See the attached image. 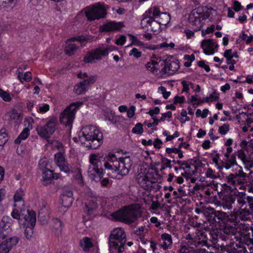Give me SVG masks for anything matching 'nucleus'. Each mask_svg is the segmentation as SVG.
Wrapping results in <instances>:
<instances>
[{"label": "nucleus", "mask_w": 253, "mask_h": 253, "mask_svg": "<svg viewBox=\"0 0 253 253\" xmlns=\"http://www.w3.org/2000/svg\"><path fill=\"white\" fill-rule=\"evenodd\" d=\"M108 8V5L98 2L85 7L84 10L87 20L93 21L105 18Z\"/></svg>", "instance_id": "nucleus-7"}, {"label": "nucleus", "mask_w": 253, "mask_h": 253, "mask_svg": "<svg viewBox=\"0 0 253 253\" xmlns=\"http://www.w3.org/2000/svg\"><path fill=\"white\" fill-rule=\"evenodd\" d=\"M29 135V129L25 128L19 134L18 137L15 140V144H20L22 140H25Z\"/></svg>", "instance_id": "nucleus-36"}, {"label": "nucleus", "mask_w": 253, "mask_h": 253, "mask_svg": "<svg viewBox=\"0 0 253 253\" xmlns=\"http://www.w3.org/2000/svg\"><path fill=\"white\" fill-rule=\"evenodd\" d=\"M16 0H0V9L12 7Z\"/></svg>", "instance_id": "nucleus-39"}, {"label": "nucleus", "mask_w": 253, "mask_h": 253, "mask_svg": "<svg viewBox=\"0 0 253 253\" xmlns=\"http://www.w3.org/2000/svg\"><path fill=\"white\" fill-rule=\"evenodd\" d=\"M22 191L20 189L19 190H17L16 193L14 194L13 199L15 202H17L21 201L22 199Z\"/></svg>", "instance_id": "nucleus-57"}, {"label": "nucleus", "mask_w": 253, "mask_h": 253, "mask_svg": "<svg viewBox=\"0 0 253 253\" xmlns=\"http://www.w3.org/2000/svg\"><path fill=\"white\" fill-rule=\"evenodd\" d=\"M79 136L83 137L89 142L86 146L89 149H95L103 143V134L96 126L90 125L83 127L79 132Z\"/></svg>", "instance_id": "nucleus-3"}, {"label": "nucleus", "mask_w": 253, "mask_h": 253, "mask_svg": "<svg viewBox=\"0 0 253 253\" xmlns=\"http://www.w3.org/2000/svg\"><path fill=\"white\" fill-rule=\"evenodd\" d=\"M156 64H158V63L155 61H152L151 62H148L146 65V68L149 70L151 71L152 73H154L155 71L156 70L155 65Z\"/></svg>", "instance_id": "nucleus-54"}, {"label": "nucleus", "mask_w": 253, "mask_h": 253, "mask_svg": "<svg viewBox=\"0 0 253 253\" xmlns=\"http://www.w3.org/2000/svg\"><path fill=\"white\" fill-rule=\"evenodd\" d=\"M110 48H104L98 47L95 49L88 51L84 59V62L86 63H92L95 62V60H100L102 59V56H106L108 54Z\"/></svg>", "instance_id": "nucleus-13"}, {"label": "nucleus", "mask_w": 253, "mask_h": 253, "mask_svg": "<svg viewBox=\"0 0 253 253\" xmlns=\"http://www.w3.org/2000/svg\"><path fill=\"white\" fill-rule=\"evenodd\" d=\"M129 56H133L135 58H139L142 55V52L138 51L136 48H133L129 53Z\"/></svg>", "instance_id": "nucleus-56"}, {"label": "nucleus", "mask_w": 253, "mask_h": 253, "mask_svg": "<svg viewBox=\"0 0 253 253\" xmlns=\"http://www.w3.org/2000/svg\"><path fill=\"white\" fill-rule=\"evenodd\" d=\"M5 117L7 118L8 120L15 122H18L22 120L21 116L15 109L8 112Z\"/></svg>", "instance_id": "nucleus-32"}, {"label": "nucleus", "mask_w": 253, "mask_h": 253, "mask_svg": "<svg viewBox=\"0 0 253 253\" xmlns=\"http://www.w3.org/2000/svg\"><path fill=\"white\" fill-rule=\"evenodd\" d=\"M250 196H246L245 192H238L236 194V201L237 207L239 209L246 207L248 204V198Z\"/></svg>", "instance_id": "nucleus-27"}, {"label": "nucleus", "mask_w": 253, "mask_h": 253, "mask_svg": "<svg viewBox=\"0 0 253 253\" xmlns=\"http://www.w3.org/2000/svg\"><path fill=\"white\" fill-rule=\"evenodd\" d=\"M206 175L207 177L211 178H215L216 177L215 174L213 173V170L211 168H208L207 169Z\"/></svg>", "instance_id": "nucleus-63"}, {"label": "nucleus", "mask_w": 253, "mask_h": 253, "mask_svg": "<svg viewBox=\"0 0 253 253\" xmlns=\"http://www.w3.org/2000/svg\"><path fill=\"white\" fill-rule=\"evenodd\" d=\"M179 253H198L193 247L183 246L180 250Z\"/></svg>", "instance_id": "nucleus-46"}, {"label": "nucleus", "mask_w": 253, "mask_h": 253, "mask_svg": "<svg viewBox=\"0 0 253 253\" xmlns=\"http://www.w3.org/2000/svg\"><path fill=\"white\" fill-rule=\"evenodd\" d=\"M238 218L240 221H246L249 219V215L253 214L249 209L245 207L242 209H239L237 211Z\"/></svg>", "instance_id": "nucleus-31"}, {"label": "nucleus", "mask_w": 253, "mask_h": 253, "mask_svg": "<svg viewBox=\"0 0 253 253\" xmlns=\"http://www.w3.org/2000/svg\"><path fill=\"white\" fill-rule=\"evenodd\" d=\"M229 130V125L228 124H224L219 126L218 132L221 135H225Z\"/></svg>", "instance_id": "nucleus-50"}, {"label": "nucleus", "mask_w": 253, "mask_h": 253, "mask_svg": "<svg viewBox=\"0 0 253 253\" xmlns=\"http://www.w3.org/2000/svg\"><path fill=\"white\" fill-rule=\"evenodd\" d=\"M0 97L5 101H10L11 100V98L8 93L3 91L1 88H0Z\"/></svg>", "instance_id": "nucleus-51"}, {"label": "nucleus", "mask_w": 253, "mask_h": 253, "mask_svg": "<svg viewBox=\"0 0 253 253\" xmlns=\"http://www.w3.org/2000/svg\"><path fill=\"white\" fill-rule=\"evenodd\" d=\"M78 77L83 80L82 82L88 88L89 86L95 82L97 76L96 75H89L86 73L80 72L78 74Z\"/></svg>", "instance_id": "nucleus-22"}, {"label": "nucleus", "mask_w": 253, "mask_h": 253, "mask_svg": "<svg viewBox=\"0 0 253 253\" xmlns=\"http://www.w3.org/2000/svg\"><path fill=\"white\" fill-rule=\"evenodd\" d=\"M111 216L117 220L131 223L141 216L140 207L137 204L129 205L112 213Z\"/></svg>", "instance_id": "nucleus-4"}, {"label": "nucleus", "mask_w": 253, "mask_h": 253, "mask_svg": "<svg viewBox=\"0 0 253 253\" xmlns=\"http://www.w3.org/2000/svg\"><path fill=\"white\" fill-rule=\"evenodd\" d=\"M82 102H77L71 103L60 114L59 120L61 123L66 126L72 125L75 119V114Z\"/></svg>", "instance_id": "nucleus-9"}, {"label": "nucleus", "mask_w": 253, "mask_h": 253, "mask_svg": "<svg viewBox=\"0 0 253 253\" xmlns=\"http://www.w3.org/2000/svg\"><path fill=\"white\" fill-rule=\"evenodd\" d=\"M202 8L198 7L193 9L189 16V21L192 24L195 31L201 29L203 26L202 21L204 19Z\"/></svg>", "instance_id": "nucleus-12"}, {"label": "nucleus", "mask_w": 253, "mask_h": 253, "mask_svg": "<svg viewBox=\"0 0 253 253\" xmlns=\"http://www.w3.org/2000/svg\"><path fill=\"white\" fill-rule=\"evenodd\" d=\"M8 141V135L5 132L0 131V146H3Z\"/></svg>", "instance_id": "nucleus-52"}, {"label": "nucleus", "mask_w": 253, "mask_h": 253, "mask_svg": "<svg viewBox=\"0 0 253 253\" xmlns=\"http://www.w3.org/2000/svg\"><path fill=\"white\" fill-rule=\"evenodd\" d=\"M234 153H235L236 156H237L238 157L240 158L244 164H246V162L248 161L243 150H238L237 152H236Z\"/></svg>", "instance_id": "nucleus-49"}, {"label": "nucleus", "mask_w": 253, "mask_h": 253, "mask_svg": "<svg viewBox=\"0 0 253 253\" xmlns=\"http://www.w3.org/2000/svg\"><path fill=\"white\" fill-rule=\"evenodd\" d=\"M149 175L143 173L138 174L136 177V181L141 187L148 189L150 187V183L149 181Z\"/></svg>", "instance_id": "nucleus-25"}, {"label": "nucleus", "mask_w": 253, "mask_h": 253, "mask_svg": "<svg viewBox=\"0 0 253 253\" xmlns=\"http://www.w3.org/2000/svg\"><path fill=\"white\" fill-rule=\"evenodd\" d=\"M237 233L238 242H230L229 245H226L225 249L228 253H244L245 248L243 244L248 246L253 245V238H250L252 227L248 225L241 224Z\"/></svg>", "instance_id": "nucleus-1"}, {"label": "nucleus", "mask_w": 253, "mask_h": 253, "mask_svg": "<svg viewBox=\"0 0 253 253\" xmlns=\"http://www.w3.org/2000/svg\"><path fill=\"white\" fill-rule=\"evenodd\" d=\"M97 208V203L93 200L90 201L88 204H85V210L88 214L92 213L93 211L95 210Z\"/></svg>", "instance_id": "nucleus-38"}, {"label": "nucleus", "mask_w": 253, "mask_h": 253, "mask_svg": "<svg viewBox=\"0 0 253 253\" xmlns=\"http://www.w3.org/2000/svg\"><path fill=\"white\" fill-rule=\"evenodd\" d=\"M203 214L206 218L211 226L216 227L227 220V213L220 211H216L213 208L208 207L203 211Z\"/></svg>", "instance_id": "nucleus-6"}, {"label": "nucleus", "mask_w": 253, "mask_h": 253, "mask_svg": "<svg viewBox=\"0 0 253 253\" xmlns=\"http://www.w3.org/2000/svg\"><path fill=\"white\" fill-rule=\"evenodd\" d=\"M57 124V119L52 117L44 126L37 127L36 130L40 137L48 139L55 132Z\"/></svg>", "instance_id": "nucleus-10"}, {"label": "nucleus", "mask_w": 253, "mask_h": 253, "mask_svg": "<svg viewBox=\"0 0 253 253\" xmlns=\"http://www.w3.org/2000/svg\"><path fill=\"white\" fill-rule=\"evenodd\" d=\"M132 165V162L129 157L117 159L115 154L108 155L106 161L104 162L105 170H108L112 172H117L119 176L126 175Z\"/></svg>", "instance_id": "nucleus-2"}, {"label": "nucleus", "mask_w": 253, "mask_h": 253, "mask_svg": "<svg viewBox=\"0 0 253 253\" xmlns=\"http://www.w3.org/2000/svg\"><path fill=\"white\" fill-rule=\"evenodd\" d=\"M143 18L141 21V25L143 28L150 27V31L156 34L161 31V25L158 20H155L153 16H148L147 12H145Z\"/></svg>", "instance_id": "nucleus-14"}, {"label": "nucleus", "mask_w": 253, "mask_h": 253, "mask_svg": "<svg viewBox=\"0 0 253 253\" xmlns=\"http://www.w3.org/2000/svg\"><path fill=\"white\" fill-rule=\"evenodd\" d=\"M162 25H166L168 24L170 20V17L169 14H168L167 13L162 12L158 18H157Z\"/></svg>", "instance_id": "nucleus-35"}, {"label": "nucleus", "mask_w": 253, "mask_h": 253, "mask_svg": "<svg viewBox=\"0 0 253 253\" xmlns=\"http://www.w3.org/2000/svg\"><path fill=\"white\" fill-rule=\"evenodd\" d=\"M246 186L247 187L249 193H253V171H251L248 174Z\"/></svg>", "instance_id": "nucleus-40"}, {"label": "nucleus", "mask_w": 253, "mask_h": 253, "mask_svg": "<svg viewBox=\"0 0 253 253\" xmlns=\"http://www.w3.org/2000/svg\"><path fill=\"white\" fill-rule=\"evenodd\" d=\"M195 170H192L191 171L187 172L185 171L184 173L181 174L182 176L185 177L187 179L189 178L192 175H194L197 171V167L194 165Z\"/></svg>", "instance_id": "nucleus-59"}, {"label": "nucleus", "mask_w": 253, "mask_h": 253, "mask_svg": "<svg viewBox=\"0 0 253 253\" xmlns=\"http://www.w3.org/2000/svg\"><path fill=\"white\" fill-rule=\"evenodd\" d=\"M248 204L249 207V210L253 213V197L250 196L248 198Z\"/></svg>", "instance_id": "nucleus-64"}, {"label": "nucleus", "mask_w": 253, "mask_h": 253, "mask_svg": "<svg viewBox=\"0 0 253 253\" xmlns=\"http://www.w3.org/2000/svg\"><path fill=\"white\" fill-rule=\"evenodd\" d=\"M198 65L201 68H204V69L207 72H209L210 71V67L208 65H206L205 63V62L203 60L198 62Z\"/></svg>", "instance_id": "nucleus-62"}, {"label": "nucleus", "mask_w": 253, "mask_h": 253, "mask_svg": "<svg viewBox=\"0 0 253 253\" xmlns=\"http://www.w3.org/2000/svg\"><path fill=\"white\" fill-rule=\"evenodd\" d=\"M201 46L205 54L212 55L214 54V49L218 46V45L215 44L212 39H209L204 40L202 42Z\"/></svg>", "instance_id": "nucleus-21"}, {"label": "nucleus", "mask_w": 253, "mask_h": 253, "mask_svg": "<svg viewBox=\"0 0 253 253\" xmlns=\"http://www.w3.org/2000/svg\"><path fill=\"white\" fill-rule=\"evenodd\" d=\"M73 195V194L72 191H66L62 194L61 197L62 203L61 204L62 207L68 208L71 206L74 200Z\"/></svg>", "instance_id": "nucleus-23"}, {"label": "nucleus", "mask_w": 253, "mask_h": 253, "mask_svg": "<svg viewBox=\"0 0 253 253\" xmlns=\"http://www.w3.org/2000/svg\"><path fill=\"white\" fill-rule=\"evenodd\" d=\"M132 132L137 134H141L143 132V125L139 123L135 125V126L132 129Z\"/></svg>", "instance_id": "nucleus-45"}, {"label": "nucleus", "mask_w": 253, "mask_h": 253, "mask_svg": "<svg viewBox=\"0 0 253 253\" xmlns=\"http://www.w3.org/2000/svg\"><path fill=\"white\" fill-rule=\"evenodd\" d=\"M87 89L86 86L81 82L74 86V92L77 94L80 95L84 93Z\"/></svg>", "instance_id": "nucleus-34"}, {"label": "nucleus", "mask_w": 253, "mask_h": 253, "mask_svg": "<svg viewBox=\"0 0 253 253\" xmlns=\"http://www.w3.org/2000/svg\"><path fill=\"white\" fill-rule=\"evenodd\" d=\"M49 110V106L47 104H44L42 106H40L38 110L40 113H44Z\"/></svg>", "instance_id": "nucleus-61"}, {"label": "nucleus", "mask_w": 253, "mask_h": 253, "mask_svg": "<svg viewBox=\"0 0 253 253\" xmlns=\"http://www.w3.org/2000/svg\"><path fill=\"white\" fill-rule=\"evenodd\" d=\"M86 40V38L84 36H79L69 39L66 42V45L64 49L65 54L69 56L73 55L78 49V46L74 43H71L70 42L75 41L83 42Z\"/></svg>", "instance_id": "nucleus-16"}, {"label": "nucleus", "mask_w": 253, "mask_h": 253, "mask_svg": "<svg viewBox=\"0 0 253 253\" xmlns=\"http://www.w3.org/2000/svg\"><path fill=\"white\" fill-rule=\"evenodd\" d=\"M38 218L42 224H45L48 222L50 216L48 209L45 206L39 211Z\"/></svg>", "instance_id": "nucleus-29"}, {"label": "nucleus", "mask_w": 253, "mask_h": 253, "mask_svg": "<svg viewBox=\"0 0 253 253\" xmlns=\"http://www.w3.org/2000/svg\"><path fill=\"white\" fill-rule=\"evenodd\" d=\"M123 26L124 25L122 22L111 21L104 24L102 27V30L106 32L118 31L120 30Z\"/></svg>", "instance_id": "nucleus-26"}, {"label": "nucleus", "mask_w": 253, "mask_h": 253, "mask_svg": "<svg viewBox=\"0 0 253 253\" xmlns=\"http://www.w3.org/2000/svg\"><path fill=\"white\" fill-rule=\"evenodd\" d=\"M18 241L19 239L17 237H13L6 240L4 242L11 248L12 246H15L18 243Z\"/></svg>", "instance_id": "nucleus-48"}, {"label": "nucleus", "mask_w": 253, "mask_h": 253, "mask_svg": "<svg viewBox=\"0 0 253 253\" xmlns=\"http://www.w3.org/2000/svg\"><path fill=\"white\" fill-rule=\"evenodd\" d=\"M10 249L4 241L0 244V253H8Z\"/></svg>", "instance_id": "nucleus-53"}, {"label": "nucleus", "mask_w": 253, "mask_h": 253, "mask_svg": "<svg viewBox=\"0 0 253 253\" xmlns=\"http://www.w3.org/2000/svg\"><path fill=\"white\" fill-rule=\"evenodd\" d=\"M236 194L232 195L231 194H227L225 195H221L220 198L222 199L224 203H225L226 207L230 209L232 208V204H234L236 201Z\"/></svg>", "instance_id": "nucleus-28"}, {"label": "nucleus", "mask_w": 253, "mask_h": 253, "mask_svg": "<svg viewBox=\"0 0 253 253\" xmlns=\"http://www.w3.org/2000/svg\"><path fill=\"white\" fill-rule=\"evenodd\" d=\"M12 220L9 216H4L0 222V238L4 239L6 235L11 230L10 226Z\"/></svg>", "instance_id": "nucleus-18"}, {"label": "nucleus", "mask_w": 253, "mask_h": 253, "mask_svg": "<svg viewBox=\"0 0 253 253\" xmlns=\"http://www.w3.org/2000/svg\"><path fill=\"white\" fill-rule=\"evenodd\" d=\"M128 36L130 37V40L132 41L131 43L128 46H130L131 45H140L142 44V42L133 35L128 34Z\"/></svg>", "instance_id": "nucleus-55"}, {"label": "nucleus", "mask_w": 253, "mask_h": 253, "mask_svg": "<svg viewBox=\"0 0 253 253\" xmlns=\"http://www.w3.org/2000/svg\"><path fill=\"white\" fill-rule=\"evenodd\" d=\"M198 233V236L200 237L199 244L203 243L206 246H209L210 245L209 242L212 244L217 243L218 236L214 230L208 232H199Z\"/></svg>", "instance_id": "nucleus-15"}, {"label": "nucleus", "mask_w": 253, "mask_h": 253, "mask_svg": "<svg viewBox=\"0 0 253 253\" xmlns=\"http://www.w3.org/2000/svg\"><path fill=\"white\" fill-rule=\"evenodd\" d=\"M145 12H147L148 16H150V14H152L153 16V17H154V19L158 18V17L162 13L160 12L159 8L157 6H154L149 8L148 11H146Z\"/></svg>", "instance_id": "nucleus-42"}, {"label": "nucleus", "mask_w": 253, "mask_h": 253, "mask_svg": "<svg viewBox=\"0 0 253 253\" xmlns=\"http://www.w3.org/2000/svg\"><path fill=\"white\" fill-rule=\"evenodd\" d=\"M17 77L22 83H23L24 81L29 82L32 79V74L30 72H27L23 75L22 73L19 72Z\"/></svg>", "instance_id": "nucleus-37"}, {"label": "nucleus", "mask_w": 253, "mask_h": 253, "mask_svg": "<svg viewBox=\"0 0 253 253\" xmlns=\"http://www.w3.org/2000/svg\"><path fill=\"white\" fill-rule=\"evenodd\" d=\"M27 212L28 215L26 217H25V219L27 221H29L31 225L33 226L35 224L36 221V213L33 211H28Z\"/></svg>", "instance_id": "nucleus-41"}, {"label": "nucleus", "mask_w": 253, "mask_h": 253, "mask_svg": "<svg viewBox=\"0 0 253 253\" xmlns=\"http://www.w3.org/2000/svg\"><path fill=\"white\" fill-rule=\"evenodd\" d=\"M179 68V65L177 61H167L164 67L161 70L163 74H168V75H173Z\"/></svg>", "instance_id": "nucleus-20"}, {"label": "nucleus", "mask_w": 253, "mask_h": 253, "mask_svg": "<svg viewBox=\"0 0 253 253\" xmlns=\"http://www.w3.org/2000/svg\"><path fill=\"white\" fill-rule=\"evenodd\" d=\"M54 174L53 171L48 169H45L42 172V178L44 181H49L53 179Z\"/></svg>", "instance_id": "nucleus-43"}, {"label": "nucleus", "mask_w": 253, "mask_h": 253, "mask_svg": "<svg viewBox=\"0 0 253 253\" xmlns=\"http://www.w3.org/2000/svg\"><path fill=\"white\" fill-rule=\"evenodd\" d=\"M126 242L125 230L121 227L114 229L109 238V246L110 253H123Z\"/></svg>", "instance_id": "nucleus-5"}, {"label": "nucleus", "mask_w": 253, "mask_h": 253, "mask_svg": "<svg viewBox=\"0 0 253 253\" xmlns=\"http://www.w3.org/2000/svg\"><path fill=\"white\" fill-rule=\"evenodd\" d=\"M126 41V37L124 35H121L120 37L117 39L115 41V43L117 45H122Z\"/></svg>", "instance_id": "nucleus-60"}, {"label": "nucleus", "mask_w": 253, "mask_h": 253, "mask_svg": "<svg viewBox=\"0 0 253 253\" xmlns=\"http://www.w3.org/2000/svg\"><path fill=\"white\" fill-rule=\"evenodd\" d=\"M223 235H221L220 238L222 240H226L228 238L231 237L230 240L233 239H236L237 241V228L233 226L226 225L222 229Z\"/></svg>", "instance_id": "nucleus-19"}, {"label": "nucleus", "mask_w": 253, "mask_h": 253, "mask_svg": "<svg viewBox=\"0 0 253 253\" xmlns=\"http://www.w3.org/2000/svg\"><path fill=\"white\" fill-rule=\"evenodd\" d=\"M248 175L244 172L242 168L238 166V169H236L235 173H232L226 176L225 178L227 182L233 186L246 184L247 182Z\"/></svg>", "instance_id": "nucleus-11"}, {"label": "nucleus", "mask_w": 253, "mask_h": 253, "mask_svg": "<svg viewBox=\"0 0 253 253\" xmlns=\"http://www.w3.org/2000/svg\"><path fill=\"white\" fill-rule=\"evenodd\" d=\"M161 239L163 240V243L160 245L161 248L166 250L171 247L172 240L170 235L168 233L162 234Z\"/></svg>", "instance_id": "nucleus-30"}, {"label": "nucleus", "mask_w": 253, "mask_h": 253, "mask_svg": "<svg viewBox=\"0 0 253 253\" xmlns=\"http://www.w3.org/2000/svg\"><path fill=\"white\" fill-rule=\"evenodd\" d=\"M62 226V222L58 219L55 218L53 219L51 227L53 229L55 230L59 231L61 230Z\"/></svg>", "instance_id": "nucleus-44"}, {"label": "nucleus", "mask_w": 253, "mask_h": 253, "mask_svg": "<svg viewBox=\"0 0 253 253\" xmlns=\"http://www.w3.org/2000/svg\"><path fill=\"white\" fill-rule=\"evenodd\" d=\"M54 162L60 170L66 173H69L70 172L69 164L63 153L60 152L54 155Z\"/></svg>", "instance_id": "nucleus-17"}, {"label": "nucleus", "mask_w": 253, "mask_h": 253, "mask_svg": "<svg viewBox=\"0 0 253 253\" xmlns=\"http://www.w3.org/2000/svg\"><path fill=\"white\" fill-rule=\"evenodd\" d=\"M80 246L84 251H89L90 248L93 246L91 239L88 237H84L80 241Z\"/></svg>", "instance_id": "nucleus-33"}, {"label": "nucleus", "mask_w": 253, "mask_h": 253, "mask_svg": "<svg viewBox=\"0 0 253 253\" xmlns=\"http://www.w3.org/2000/svg\"><path fill=\"white\" fill-rule=\"evenodd\" d=\"M225 159L222 161V166L226 169H229L234 166H238L235 153L224 156Z\"/></svg>", "instance_id": "nucleus-24"}, {"label": "nucleus", "mask_w": 253, "mask_h": 253, "mask_svg": "<svg viewBox=\"0 0 253 253\" xmlns=\"http://www.w3.org/2000/svg\"><path fill=\"white\" fill-rule=\"evenodd\" d=\"M101 157L99 155L91 154L89 158V162L91 165L89 166L88 172L91 175H93L94 178L97 176L100 180V183L103 186H107L109 184V179L108 178H103V170L102 169L99 168V163L100 162Z\"/></svg>", "instance_id": "nucleus-8"}, {"label": "nucleus", "mask_w": 253, "mask_h": 253, "mask_svg": "<svg viewBox=\"0 0 253 253\" xmlns=\"http://www.w3.org/2000/svg\"><path fill=\"white\" fill-rule=\"evenodd\" d=\"M159 89L161 91L163 94V97L165 99H167L170 95V91H167L166 87L163 86H161L159 87Z\"/></svg>", "instance_id": "nucleus-58"}, {"label": "nucleus", "mask_w": 253, "mask_h": 253, "mask_svg": "<svg viewBox=\"0 0 253 253\" xmlns=\"http://www.w3.org/2000/svg\"><path fill=\"white\" fill-rule=\"evenodd\" d=\"M228 220L232 223H239L240 221V219L238 218V215L237 212L236 213L230 214L229 215H227L226 218Z\"/></svg>", "instance_id": "nucleus-47"}]
</instances>
